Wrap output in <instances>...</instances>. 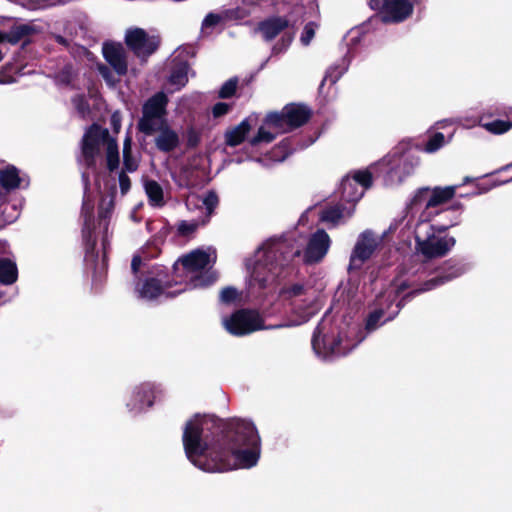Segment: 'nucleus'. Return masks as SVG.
Listing matches in <instances>:
<instances>
[{
	"label": "nucleus",
	"mask_w": 512,
	"mask_h": 512,
	"mask_svg": "<svg viewBox=\"0 0 512 512\" xmlns=\"http://www.w3.org/2000/svg\"><path fill=\"white\" fill-rule=\"evenodd\" d=\"M193 55L187 48H178L172 59L171 72L168 77V84L172 87L171 92L178 91L188 82L190 66L186 56Z\"/></svg>",
	"instance_id": "nucleus-19"
},
{
	"label": "nucleus",
	"mask_w": 512,
	"mask_h": 512,
	"mask_svg": "<svg viewBox=\"0 0 512 512\" xmlns=\"http://www.w3.org/2000/svg\"><path fill=\"white\" fill-rule=\"evenodd\" d=\"M279 298L289 306L280 323L265 327L257 311L240 309L230 315H223L222 326L229 334L238 337L262 329L292 328L307 323L322 307L320 290L308 280L285 284L279 290Z\"/></svg>",
	"instance_id": "nucleus-4"
},
{
	"label": "nucleus",
	"mask_w": 512,
	"mask_h": 512,
	"mask_svg": "<svg viewBox=\"0 0 512 512\" xmlns=\"http://www.w3.org/2000/svg\"><path fill=\"white\" fill-rule=\"evenodd\" d=\"M168 98L165 93L158 92L143 105L142 117L138 122L139 130L147 136L153 135L158 124L166 122V106Z\"/></svg>",
	"instance_id": "nucleus-15"
},
{
	"label": "nucleus",
	"mask_w": 512,
	"mask_h": 512,
	"mask_svg": "<svg viewBox=\"0 0 512 512\" xmlns=\"http://www.w3.org/2000/svg\"><path fill=\"white\" fill-rule=\"evenodd\" d=\"M278 116L279 124L285 133L303 125L309 118V110L302 105L289 104L280 112H272Z\"/></svg>",
	"instance_id": "nucleus-20"
},
{
	"label": "nucleus",
	"mask_w": 512,
	"mask_h": 512,
	"mask_svg": "<svg viewBox=\"0 0 512 512\" xmlns=\"http://www.w3.org/2000/svg\"><path fill=\"white\" fill-rule=\"evenodd\" d=\"M488 132L493 134H503L512 128V123L505 120H493L481 124Z\"/></svg>",
	"instance_id": "nucleus-33"
},
{
	"label": "nucleus",
	"mask_w": 512,
	"mask_h": 512,
	"mask_svg": "<svg viewBox=\"0 0 512 512\" xmlns=\"http://www.w3.org/2000/svg\"><path fill=\"white\" fill-rule=\"evenodd\" d=\"M218 196L215 192H207L203 197L189 196L186 200V206L189 210L192 207L200 209V215L197 219L181 220L176 225L177 234L182 237H189L196 232V230L210 220L215 208L218 205Z\"/></svg>",
	"instance_id": "nucleus-13"
},
{
	"label": "nucleus",
	"mask_w": 512,
	"mask_h": 512,
	"mask_svg": "<svg viewBox=\"0 0 512 512\" xmlns=\"http://www.w3.org/2000/svg\"><path fill=\"white\" fill-rule=\"evenodd\" d=\"M292 40H293V36L292 35H285V36H283L281 41L274 45V47L272 49V53L273 54H279V53L284 52L289 47V45L291 44Z\"/></svg>",
	"instance_id": "nucleus-43"
},
{
	"label": "nucleus",
	"mask_w": 512,
	"mask_h": 512,
	"mask_svg": "<svg viewBox=\"0 0 512 512\" xmlns=\"http://www.w3.org/2000/svg\"><path fill=\"white\" fill-rule=\"evenodd\" d=\"M16 81V77L9 75L7 72V68L3 71H0V84H11Z\"/></svg>",
	"instance_id": "nucleus-48"
},
{
	"label": "nucleus",
	"mask_w": 512,
	"mask_h": 512,
	"mask_svg": "<svg viewBox=\"0 0 512 512\" xmlns=\"http://www.w3.org/2000/svg\"><path fill=\"white\" fill-rule=\"evenodd\" d=\"M370 6L380 12L384 23L403 22L414 10L411 0H370Z\"/></svg>",
	"instance_id": "nucleus-17"
},
{
	"label": "nucleus",
	"mask_w": 512,
	"mask_h": 512,
	"mask_svg": "<svg viewBox=\"0 0 512 512\" xmlns=\"http://www.w3.org/2000/svg\"><path fill=\"white\" fill-rule=\"evenodd\" d=\"M239 297L238 291L233 287H226L220 292V301L225 304L235 302Z\"/></svg>",
	"instance_id": "nucleus-39"
},
{
	"label": "nucleus",
	"mask_w": 512,
	"mask_h": 512,
	"mask_svg": "<svg viewBox=\"0 0 512 512\" xmlns=\"http://www.w3.org/2000/svg\"><path fill=\"white\" fill-rule=\"evenodd\" d=\"M458 185L445 187H421L408 198L402 213L389 226V232L399 233L405 237L414 229L415 254L425 260L445 257L455 246L456 240L445 232L460 224L457 209H450L446 214H453L448 223H431L438 214L437 207L448 202L456 193Z\"/></svg>",
	"instance_id": "nucleus-2"
},
{
	"label": "nucleus",
	"mask_w": 512,
	"mask_h": 512,
	"mask_svg": "<svg viewBox=\"0 0 512 512\" xmlns=\"http://www.w3.org/2000/svg\"><path fill=\"white\" fill-rule=\"evenodd\" d=\"M131 144H132V139L129 135H127L124 140V144H123V154L131 153Z\"/></svg>",
	"instance_id": "nucleus-49"
},
{
	"label": "nucleus",
	"mask_w": 512,
	"mask_h": 512,
	"mask_svg": "<svg viewBox=\"0 0 512 512\" xmlns=\"http://www.w3.org/2000/svg\"><path fill=\"white\" fill-rule=\"evenodd\" d=\"M125 44L139 58L152 55L160 44L159 36L148 34L144 29L131 27L125 32Z\"/></svg>",
	"instance_id": "nucleus-18"
},
{
	"label": "nucleus",
	"mask_w": 512,
	"mask_h": 512,
	"mask_svg": "<svg viewBox=\"0 0 512 512\" xmlns=\"http://www.w3.org/2000/svg\"><path fill=\"white\" fill-rule=\"evenodd\" d=\"M354 212V205L345 206L343 204H336L323 208L320 212L319 219L332 227H336L344 224L352 217Z\"/></svg>",
	"instance_id": "nucleus-23"
},
{
	"label": "nucleus",
	"mask_w": 512,
	"mask_h": 512,
	"mask_svg": "<svg viewBox=\"0 0 512 512\" xmlns=\"http://www.w3.org/2000/svg\"><path fill=\"white\" fill-rule=\"evenodd\" d=\"M353 296H354V295L349 291V295H348V297H349V298H353Z\"/></svg>",
	"instance_id": "nucleus-59"
},
{
	"label": "nucleus",
	"mask_w": 512,
	"mask_h": 512,
	"mask_svg": "<svg viewBox=\"0 0 512 512\" xmlns=\"http://www.w3.org/2000/svg\"><path fill=\"white\" fill-rule=\"evenodd\" d=\"M274 314H275L274 310H267L266 311V315L269 316V317L273 316Z\"/></svg>",
	"instance_id": "nucleus-56"
},
{
	"label": "nucleus",
	"mask_w": 512,
	"mask_h": 512,
	"mask_svg": "<svg viewBox=\"0 0 512 512\" xmlns=\"http://www.w3.org/2000/svg\"><path fill=\"white\" fill-rule=\"evenodd\" d=\"M402 301H398L396 308L389 314L383 308H377L369 313L365 322V331L356 323L348 324L337 331L329 327L326 320H322L316 327L312 337V347L315 354L323 360L345 356L357 347L367 333L373 332L387 321L392 320L400 311Z\"/></svg>",
	"instance_id": "nucleus-5"
},
{
	"label": "nucleus",
	"mask_w": 512,
	"mask_h": 512,
	"mask_svg": "<svg viewBox=\"0 0 512 512\" xmlns=\"http://www.w3.org/2000/svg\"><path fill=\"white\" fill-rule=\"evenodd\" d=\"M279 149H281V151H282V155H281V156H279V157L276 159V161L281 162V161H284V160L287 158V156H288L289 152H288V148H287L285 145H281V146L279 147Z\"/></svg>",
	"instance_id": "nucleus-51"
},
{
	"label": "nucleus",
	"mask_w": 512,
	"mask_h": 512,
	"mask_svg": "<svg viewBox=\"0 0 512 512\" xmlns=\"http://www.w3.org/2000/svg\"><path fill=\"white\" fill-rule=\"evenodd\" d=\"M383 242V236L376 234L370 229L362 231L356 238L351 249L347 272L350 280L357 275L365 263H367L379 249Z\"/></svg>",
	"instance_id": "nucleus-12"
},
{
	"label": "nucleus",
	"mask_w": 512,
	"mask_h": 512,
	"mask_svg": "<svg viewBox=\"0 0 512 512\" xmlns=\"http://www.w3.org/2000/svg\"><path fill=\"white\" fill-rule=\"evenodd\" d=\"M123 164L127 172H134L138 168V161L132 157L131 153L123 154Z\"/></svg>",
	"instance_id": "nucleus-45"
},
{
	"label": "nucleus",
	"mask_w": 512,
	"mask_h": 512,
	"mask_svg": "<svg viewBox=\"0 0 512 512\" xmlns=\"http://www.w3.org/2000/svg\"><path fill=\"white\" fill-rule=\"evenodd\" d=\"M141 258L139 256H134L131 262V269L134 273H136L141 265Z\"/></svg>",
	"instance_id": "nucleus-50"
},
{
	"label": "nucleus",
	"mask_w": 512,
	"mask_h": 512,
	"mask_svg": "<svg viewBox=\"0 0 512 512\" xmlns=\"http://www.w3.org/2000/svg\"><path fill=\"white\" fill-rule=\"evenodd\" d=\"M351 63V57L348 55L344 56L337 63L333 64L327 70L324 81H329L331 84H335L340 77L348 70Z\"/></svg>",
	"instance_id": "nucleus-30"
},
{
	"label": "nucleus",
	"mask_w": 512,
	"mask_h": 512,
	"mask_svg": "<svg viewBox=\"0 0 512 512\" xmlns=\"http://www.w3.org/2000/svg\"><path fill=\"white\" fill-rule=\"evenodd\" d=\"M74 108L77 110L81 117H86L90 112L89 104L83 95H76L72 99Z\"/></svg>",
	"instance_id": "nucleus-36"
},
{
	"label": "nucleus",
	"mask_w": 512,
	"mask_h": 512,
	"mask_svg": "<svg viewBox=\"0 0 512 512\" xmlns=\"http://www.w3.org/2000/svg\"><path fill=\"white\" fill-rule=\"evenodd\" d=\"M449 272L443 275L435 276L422 281V273L419 270H409L401 274L394 282L393 286L397 294L409 289L404 298L417 295L422 292L430 291L443 285L465 273L466 267L462 264H454L449 268Z\"/></svg>",
	"instance_id": "nucleus-10"
},
{
	"label": "nucleus",
	"mask_w": 512,
	"mask_h": 512,
	"mask_svg": "<svg viewBox=\"0 0 512 512\" xmlns=\"http://www.w3.org/2000/svg\"><path fill=\"white\" fill-rule=\"evenodd\" d=\"M98 72L105 80L108 86L114 87L118 83L119 79L115 77L113 72L105 65L98 66Z\"/></svg>",
	"instance_id": "nucleus-40"
},
{
	"label": "nucleus",
	"mask_w": 512,
	"mask_h": 512,
	"mask_svg": "<svg viewBox=\"0 0 512 512\" xmlns=\"http://www.w3.org/2000/svg\"><path fill=\"white\" fill-rule=\"evenodd\" d=\"M450 209H457L459 211V214L461 215L462 214V210H463V205L461 203H457L455 205H452L451 207L447 208V209H444V210H439V206L437 207V210H438V215H440L442 217V220L441 221H438L437 223H448L451 221V219L453 218V214H446V212Z\"/></svg>",
	"instance_id": "nucleus-42"
},
{
	"label": "nucleus",
	"mask_w": 512,
	"mask_h": 512,
	"mask_svg": "<svg viewBox=\"0 0 512 512\" xmlns=\"http://www.w3.org/2000/svg\"><path fill=\"white\" fill-rule=\"evenodd\" d=\"M317 27V24L314 22H309L304 26L300 37L302 45L308 46L311 43L312 39L315 36Z\"/></svg>",
	"instance_id": "nucleus-35"
},
{
	"label": "nucleus",
	"mask_w": 512,
	"mask_h": 512,
	"mask_svg": "<svg viewBox=\"0 0 512 512\" xmlns=\"http://www.w3.org/2000/svg\"><path fill=\"white\" fill-rule=\"evenodd\" d=\"M143 188L151 207L159 209L166 205L164 189L157 181L146 179Z\"/></svg>",
	"instance_id": "nucleus-26"
},
{
	"label": "nucleus",
	"mask_w": 512,
	"mask_h": 512,
	"mask_svg": "<svg viewBox=\"0 0 512 512\" xmlns=\"http://www.w3.org/2000/svg\"><path fill=\"white\" fill-rule=\"evenodd\" d=\"M174 278L169 279L164 269H156L143 281L137 283L135 293L144 301H161L166 298L175 297L185 291V288H176Z\"/></svg>",
	"instance_id": "nucleus-11"
},
{
	"label": "nucleus",
	"mask_w": 512,
	"mask_h": 512,
	"mask_svg": "<svg viewBox=\"0 0 512 512\" xmlns=\"http://www.w3.org/2000/svg\"><path fill=\"white\" fill-rule=\"evenodd\" d=\"M231 105L224 102L216 103L212 108V114L215 118L221 117L229 112Z\"/></svg>",
	"instance_id": "nucleus-44"
},
{
	"label": "nucleus",
	"mask_w": 512,
	"mask_h": 512,
	"mask_svg": "<svg viewBox=\"0 0 512 512\" xmlns=\"http://www.w3.org/2000/svg\"><path fill=\"white\" fill-rule=\"evenodd\" d=\"M512 167V162L510 164H507L506 166L502 167L500 170H508Z\"/></svg>",
	"instance_id": "nucleus-57"
},
{
	"label": "nucleus",
	"mask_w": 512,
	"mask_h": 512,
	"mask_svg": "<svg viewBox=\"0 0 512 512\" xmlns=\"http://www.w3.org/2000/svg\"><path fill=\"white\" fill-rule=\"evenodd\" d=\"M155 133L157 135L154 142L159 151L168 153L179 146V135L167 124V121L158 124V128L154 130Z\"/></svg>",
	"instance_id": "nucleus-24"
},
{
	"label": "nucleus",
	"mask_w": 512,
	"mask_h": 512,
	"mask_svg": "<svg viewBox=\"0 0 512 512\" xmlns=\"http://www.w3.org/2000/svg\"><path fill=\"white\" fill-rule=\"evenodd\" d=\"M223 21V17L217 13H209L202 22V29L207 30L209 28H214L219 23Z\"/></svg>",
	"instance_id": "nucleus-41"
},
{
	"label": "nucleus",
	"mask_w": 512,
	"mask_h": 512,
	"mask_svg": "<svg viewBox=\"0 0 512 512\" xmlns=\"http://www.w3.org/2000/svg\"><path fill=\"white\" fill-rule=\"evenodd\" d=\"M5 32H0V42H6V39H5Z\"/></svg>",
	"instance_id": "nucleus-54"
},
{
	"label": "nucleus",
	"mask_w": 512,
	"mask_h": 512,
	"mask_svg": "<svg viewBox=\"0 0 512 512\" xmlns=\"http://www.w3.org/2000/svg\"><path fill=\"white\" fill-rule=\"evenodd\" d=\"M110 124L115 133H118L121 129V114L119 111H115L110 118Z\"/></svg>",
	"instance_id": "nucleus-47"
},
{
	"label": "nucleus",
	"mask_w": 512,
	"mask_h": 512,
	"mask_svg": "<svg viewBox=\"0 0 512 512\" xmlns=\"http://www.w3.org/2000/svg\"><path fill=\"white\" fill-rule=\"evenodd\" d=\"M35 32V28L29 24H20L13 26L8 32H5L6 42L17 44L27 36Z\"/></svg>",
	"instance_id": "nucleus-29"
},
{
	"label": "nucleus",
	"mask_w": 512,
	"mask_h": 512,
	"mask_svg": "<svg viewBox=\"0 0 512 512\" xmlns=\"http://www.w3.org/2000/svg\"><path fill=\"white\" fill-rule=\"evenodd\" d=\"M251 130L250 120L248 118L242 120L234 128L227 130L225 133V143L234 147L241 144Z\"/></svg>",
	"instance_id": "nucleus-28"
},
{
	"label": "nucleus",
	"mask_w": 512,
	"mask_h": 512,
	"mask_svg": "<svg viewBox=\"0 0 512 512\" xmlns=\"http://www.w3.org/2000/svg\"><path fill=\"white\" fill-rule=\"evenodd\" d=\"M18 278V270L15 262L9 259L0 260V283L11 285Z\"/></svg>",
	"instance_id": "nucleus-31"
},
{
	"label": "nucleus",
	"mask_w": 512,
	"mask_h": 512,
	"mask_svg": "<svg viewBox=\"0 0 512 512\" xmlns=\"http://www.w3.org/2000/svg\"><path fill=\"white\" fill-rule=\"evenodd\" d=\"M1 186L8 192L18 188H26L29 185V178L13 165L0 169Z\"/></svg>",
	"instance_id": "nucleus-25"
},
{
	"label": "nucleus",
	"mask_w": 512,
	"mask_h": 512,
	"mask_svg": "<svg viewBox=\"0 0 512 512\" xmlns=\"http://www.w3.org/2000/svg\"><path fill=\"white\" fill-rule=\"evenodd\" d=\"M480 121L481 120L473 119V121L471 123H466L464 118L444 119V120L437 122L436 126L439 128H443L447 125L459 124V125H462L463 127L469 128V127L476 125L477 123H480Z\"/></svg>",
	"instance_id": "nucleus-38"
},
{
	"label": "nucleus",
	"mask_w": 512,
	"mask_h": 512,
	"mask_svg": "<svg viewBox=\"0 0 512 512\" xmlns=\"http://www.w3.org/2000/svg\"><path fill=\"white\" fill-rule=\"evenodd\" d=\"M55 39L56 41L59 43V44H62V45H67V41L64 37H62L61 35H56L55 36Z\"/></svg>",
	"instance_id": "nucleus-52"
},
{
	"label": "nucleus",
	"mask_w": 512,
	"mask_h": 512,
	"mask_svg": "<svg viewBox=\"0 0 512 512\" xmlns=\"http://www.w3.org/2000/svg\"><path fill=\"white\" fill-rule=\"evenodd\" d=\"M420 164V158L411 150L409 143H399L382 159L373 163L370 169L381 174L387 187L401 185L414 174Z\"/></svg>",
	"instance_id": "nucleus-7"
},
{
	"label": "nucleus",
	"mask_w": 512,
	"mask_h": 512,
	"mask_svg": "<svg viewBox=\"0 0 512 512\" xmlns=\"http://www.w3.org/2000/svg\"><path fill=\"white\" fill-rule=\"evenodd\" d=\"M344 292H345V289H344L343 287H341V288L339 289V291H338V293H341V294H343Z\"/></svg>",
	"instance_id": "nucleus-58"
},
{
	"label": "nucleus",
	"mask_w": 512,
	"mask_h": 512,
	"mask_svg": "<svg viewBox=\"0 0 512 512\" xmlns=\"http://www.w3.org/2000/svg\"><path fill=\"white\" fill-rule=\"evenodd\" d=\"M215 261L216 251L211 247L191 251L175 262L174 284L185 290L211 285L217 279L216 273L211 270Z\"/></svg>",
	"instance_id": "nucleus-6"
},
{
	"label": "nucleus",
	"mask_w": 512,
	"mask_h": 512,
	"mask_svg": "<svg viewBox=\"0 0 512 512\" xmlns=\"http://www.w3.org/2000/svg\"><path fill=\"white\" fill-rule=\"evenodd\" d=\"M119 186L122 194H126L131 188V180L124 171L119 174Z\"/></svg>",
	"instance_id": "nucleus-46"
},
{
	"label": "nucleus",
	"mask_w": 512,
	"mask_h": 512,
	"mask_svg": "<svg viewBox=\"0 0 512 512\" xmlns=\"http://www.w3.org/2000/svg\"><path fill=\"white\" fill-rule=\"evenodd\" d=\"M106 151L107 166L114 170L119 165V148L117 141L112 138L107 129L92 125L84 134L81 145V154L78 157L80 165L92 168L100 158V150Z\"/></svg>",
	"instance_id": "nucleus-9"
},
{
	"label": "nucleus",
	"mask_w": 512,
	"mask_h": 512,
	"mask_svg": "<svg viewBox=\"0 0 512 512\" xmlns=\"http://www.w3.org/2000/svg\"><path fill=\"white\" fill-rule=\"evenodd\" d=\"M2 297H3V293H2V292H0V299H1Z\"/></svg>",
	"instance_id": "nucleus-62"
},
{
	"label": "nucleus",
	"mask_w": 512,
	"mask_h": 512,
	"mask_svg": "<svg viewBox=\"0 0 512 512\" xmlns=\"http://www.w3.org/2000/svg\"><path fill=\"white\" fill-rule=\"evenodd\" d=\"M288 26V21L281 17H275L259 24L258 30L266 41L274 39Z\"/></svg>",
	"instance_id": "nucleus-27"
},
{
	"label": "nucleus",
	"mask_w": 512,
	"mask_h": 512,
	"mask_svg": "<svg viewBox=\"0 0 512 512\" xmlns=\"http://www.w3.org/2000/svg\"><path fill=\"white\" fill-rule=\"evenodd\" d=\"M217 422V418L206 414H195L186 422L182 441L188 460L204 472L256 466L261 455V439L254 423L231 419L218 438L210 442L208 433Z\"/></svg>",
	"instance_id": "nucleus-1"
},
{
	"label": "nucleus",
	"mask_w": 512,
	"mask_h": 512,
	"mask_svg": "<svg viewBox=\"0 0 512 512\" xmlns=\"http://www.w3.org/2000/svg\"><path fill=\"white\" fill-rule=\"evenodd\" d=\"M471 181H472V178H470V177H468V176H467V177H465V178L463 179V184H467V183H469V182H471Z\"/></svg>",
	"instance_id": "nucleus-55"
},
{
	"label": "nucleus",
	"mask_w": 512,
	"mask_h": 512,
	"mask_svg": "<svg viewBox=\"0 0 512 512\" xmlns=\"http://www.w3.org/2000/svg\"><path fill=\"white\" fill-rule=\"evenodd\" d=\"M93 209V204L85 194L82 205V217L84 219L82 234L86 249L85 259L92 262L96 257L95 248L99 237L101 238L103 259L105 258L108 245L109 217L113 210V200L102 199L99 205L97 224L92 217Z\"/></svg>",
	"instance_id": "nucleus-8"
},
{
	"label": "nucleus",
	"mask_w": 512,
	"mask_h": 512,
	"mask_svg": "<svg viewBox=\"0 0 512 512\" xmlns=\"http://www.w3.org/2000/svg\"><path fill=\"white\" fill-rule=\"evenodd\" d=\"M74 78L73 68L70 65H66L63 69L55 75V81L59 84L72 83Z\"/></svg>",
	"instance_id": "nucleus-37"
},
{
	"label": "nucleus",
	"mask_w": 512,
	"mask_h": 512,
	"mask_svg": "<svg viewBox=\"0 0 512 512\" xmlns=\"http://www.w3.org/2000/svg\"><path fill=\"white\" fill-rule=\"evenodd\" d=\"M511 181H512V178L509 179V180L504 181L503 183H508V182H511Z\"/></svg>",
	"instance_id": "nucleus-60"
},
{
	"label": "nucleus",
	"mask_w": 512,
	"mask_h": 512,
	"mask_svg": "<svg viewBox=\"0 0 512 512\" xmlns=\"http://www.w3.org/2000/svg\"><path fill=\"white\" fill-rule=\"evenodd\" d=\"M82 178H83V181L85 182V188H87V184H88V175L86 174V172H83V173H82Z\"/></svg>",
	"instance_id": "nucleus-53"
},
{
	"label": "nucleus",
	"mask_w": 512,
	"mask_h": 512,
	"mask_svg": "<svg viewBox=\"0 0 512 512\" xmlns=\"http://www.w3.org/2000/svg\"><path fill=\"white\" fill-rule=\"evenodd\" d=\"M102 52L105 60L112 66L118 76L127 73L126 51L121 43L106 42L103 44Z\"/></svg>",
	"instance_id": "nucleus-22"
},
{
	"label": "nucleus",
	"mask_w": 512,
	"mask_h": 512,
	"mask_svg": "<svg viewBox=\"0 0 512 512\" xmlns=\"http://www.w3.org/2000/svg\"><path fill=\"white\" fill-rule=\"evenodd\" d=\"M372 170H358L344 177L340 184L341 199L355 206L372 185Z\"/></svg>",
	"instance_id": "nucleus-16"
},
{
	"label": "nucleus",
	"mask_w": 512,
	"mask_h": 512,
	"mask_svg": "<svg viewBox=\"0 0 512 512\" xmlns=\"http://www.w3.org/2000/svg\"><path fill=\"white\" fill-rule=\"evenodd\" d=\"M452 138L453 134L446 138L443 133L436 132L427 140L423 147V151L427 154H434L446 146Z\"/></svg>",
	"instance_id": "nucleus-32"
},
{
	"label": "nucleus",
	"mask_w": 512,
	"mask_h": 512,
	"mask_svg": "<svg viewBox=\"0 0 512 512\" xmlns=\"http://www.w3.org/2000/svg\"><path fill=\"white\" fill-rule=\"evenodd\" d=\"M285 131L279 124L278 116L268 113L259 127L257 134L249 140L252 146L261 143H271L278 135L284 134Z\"/></svg>",
	"instance_id": "nucleus-21"
},
{
	"label": "nucleus",
	"mask_w": 512,
	"mask_h": 512,
	"mask_svg": "<svg viewBox=\"0 0 512 512\" xmlns=\"http://www.w3.org/2000/svg\"><path fill=\"white\" fill-rule=\"evenodd\" d=\"M238 80L236 78H231L227 80L219 90V97L226 99L232 97L237 88Z\"/></svg>",
	"instance_id": "nucleus-34"
},
{
	"label": "nucleus",
	"mask_w": 512,
	"mask_h": 512,
	"mask_svg": "<svg viewBox=\"0 0 512 512\" xmlns=\"http://www.w3.org/2000/svg\"><path fill=\"white\" fill-rule=\"evenodd\" d=\"M165 391L161 384L156 382H142L131 389L126 400L127 410L138 415L146 412L154 406L157 401L162 400Z\"/></svg>",
	"instance_id": "nucleus-14"
},
{
	"label": "nucleus",
	"mask_w": 512,
	"mask_h": 512,
	"mask_svg": "<svg viewBox=\"0 0 512 512\" xmlns=\"http://www.w3.org/2000/svg\"><path fill=\"white\" fill-rule=\"evenodd\" d=\"M131 217L136 221L134 213L131 214Z\"/></svg>",
	"instance_id": "nucleus-61"
},
{
	"label": "nucleus",
	"mask_w": 512,
	"mask_h": 512,
	"mask_svg": "<svg viewBox=\"0 0 512 512\" xmlns=\"http://www.w3.org/2000/svg\"><path fill=\"white\" fill-rule=\"evenodd\" d=\"M331 244L332 240L324 229H317L310 235L303 251L301 243L293 235L267 240L255 252L254 258L246 262L249 290L254 293L271 287L280 269L300 255L306 265L322 262Z\"/></svg>",
	"instance_id": "nucleus-3"
}]
</instances>
